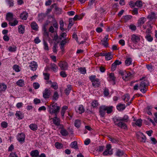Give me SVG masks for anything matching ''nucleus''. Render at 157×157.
I'll list each match as a JSON object with an SVG mask.
<instances>
[{
  "instance_id": "obj_1",
  "label": "nucleus",
  "mask_w": 157,
  "mask_h": 157,
  "mask_svg": "<svg viewBox=\"0 0 157 157\" xmlns=\"http://www.w3.org/2000/svg\"><path fill=\"white\" fill-rule=\"evenodd\" d=\"M113 121L115 125L119 128L124 129L127 128V126L125 123L129 120V117L125 115L123 117H115L113 118Z\"/></svg>"
},
{
  "instance_id": "obj_2",
  "label": "nucleus",
  "mask_w": 157,
  "mask_h": 157,
  "mask_svg": "<svg viewBox=\"0 0 157 157\" xmlns=\"http://www.w3.org/2000/svg\"><path fill=\"white\" fill-rule=\"evenodd\" d=\"M113 106H107L105 105H101L99 108V115L101 117L105 116V111L108 114H109L113 111Z\"/></svg>"
},
{
  "instance_id": "obj_3",
  "label": "nucleus",
  "mask_w": 157,
  "mask_h": 157,
  "mask_svg": "<svg viewBox=\"0 0 157 157\" xmlns=\"http://www.w3.org/2000/svg\"><path fill=\"white\" fill-rule=\"evenodd\" d=\"M49 112L51 114L53 113L55 114H57L59 112L60 107L57 106L56 103L54 102H52L51 105L48 106Z\"/></svg>"
},
{
  "instance_id": "obj_4",
  "label": "nucleus",
  "mask_w": 157,
  "mask_h": 157,
  "mask_svg": "<svg viewBox=\"0 0 157 157\" xmlns=\"http://www.w3.org/2000/svg\"><path fill=\"white\" fill-rule=\"evenodd\" d=\"M89 78L92 82V86L94 87H98L101 86L100 80L96 78V75H91L89 77Z\"/></svg>"
},
{
  "instance_id": "obj_5",
  "label": "nucleus",
  "mask_w": 157,
  "mask_h": 157,
  "mask_svg": "<svg viewBox=\"0 0 157 157\" xmlns=\"http://www.w3.org/2000/svg\"><path fill=\"white\" fill-rule=\"evenodd\" d=\"M148 85V83L147 81L144 80L141 81L139 86V89L140 91L143 93H145L147 90V86Z\"/></svg>"
},
{
  "instance_id": "obj_6",
  "label": "nucleus",
  "mask_w": 157,
  "mask_h": 157,
  "mask_svg": "<svg viewBox=\"0 0 157 157\" xmlns=\"http://www.w3.org/2000/svg\"><path fill=\"white\" fill-rule=\"evenodd\" d=\"M113 154V150L111 148L110 144H108L106 145V149L103 153L104 155H111Z\"/></svg>"
},
{
  "instance_id": "obj_7",
  "label": "nucleus",
  "mask_w": 157,
  "mask_h": 157,
  "mask_svg": "<svg viewBox=\"0 0 157 157\" xmlns=\"http://www.w3.org/2000/svg\"><path fill=\"white\" fill-rule=\"evenodd\" d=\"M52 92L50 88H46L43 92V96L44 99H47L50 98Z\"/></svg>"
},
{
  "instance_id": "obj_8",
  "label": "nucleus",
  "mask_w": 157,
  "mask_h": 157,
  "mask_svg": "<svg viewBox=\"0 0 157 157\" xmlns=\"http://www.w3.org/2000/svg\"><path fill=\"white\" fill-rule=\"evenodd\" d=\"M58 65L61 70H66L68 69V64L66 62L60 61Z\"/></svg>"
},
{
  "instance_id": "obj_9",
  "label": "nucleus",
  "mask_w": 157,
  "mask_h": 157,
  "mask_svg": "<svg viewBox=\"0 0 157 157\" xmlns=\"http://www.w3.org/2000/svg\"><path fill=\"white\" fill-rule=\"evenodd\" d=\"M136 136L137 138L139 139L141 142L144 143L145 142L146 137L143 134V133L140 132L139 135L137 134Z\"/></svg>"
},
{
  "instance_id": "obj_10",
  "label": "nucleus",
  "mask_w": 157,
  "mask_h": 157,
  "mask_svg": "<svg viewBox=\"0 0 157 157\" xmlns=\"http://www.w3.org/2000/svg\"><path fill=\"white\" fill-rule=\"evenodd\" d=\"M25 138V135L23 133H21L18 135L17 139L20 142H24Z\"/></svg>"
},
{
  "instance_id": "obj_11",
  "label": "nucleus",
  "mask_w": 157,
  "mask_h": 157,
  "mask_svg": "<svg viewBox=\"0 0 157 157\" xmlns=\"http://www.w3.org/2000/svg\"><path fill=\"white\" fill-rule=\"evenodd\" d=\"M31 69L33 71H35L37 69L38 65L37 63L34 61L32 62L30 64Z\"/></svg>"
},
{
  "instance_id": "obj_12",
  "label": "nucleus",
  "mask_w": 157,
  "mask_h": 157,
  "mask_svg": "<svg viewBox=\"0 0 157 157\" xmlns=\"http://www.w3.org/2000/svg\"><path fill=\"white\" fill-rule=\"evenodd\" d=\"M132 75V74L130 72H126L125 74L124 75L123 77H122V78L123 80L125 81H128L131 78V76Z\"/></svg>"
},
{
  "instance_id": "obj_13",
  "label": "nucleus",
  "mask_w": 157,
  "mask_h": 157,
  "mask_svg": "<svg viewBox=\"0 0 157 157\" xmlns=\"http://www.w3.org/2000/svg\"><path fill=\"white\" fill-rule=\"evenodd\" d=\"M6 19L9 22L12 21L13 19V15L10 12H8L6 15Z\"/></svg>"
},
{
  "instance_id": "obj_14",
  "label": "nucleus",
  "mask_w": 157,
  "mask_h": 157,
  "mask_svg": "<svg viewBox=\"0 0 157 157\" xmlns=\"http://www.w3.org/2000/svg\"><path fill=\"white\" fill-rule=\"evenodd\" d=\"M140 40V37L135 34H133L132 36L131 40L134 43H137Z\"/></svg>"
},
{
  "instance_id": "obj_15",
  "label": "nucleus",
  "mask_w": 157,
  "mask_h": 157,
  "mask_svg": "<svg viewBox=\"0 0 157 157\" xmlns=\"http://www.w3.org/2000/svg\"><path fill=\"white\" fill-rule=\"evenodd\" d=\"M53 124L57 126H59L60 125V120L57 117V114H55V116L52 118Z\"/></svg>"
},
{
  "instance_id": "obj_16",
  "label": "nucleus",
  "mask_w": 157,
  "mask_h": 157,
  "mask_svg": "<svg viewBox=\"0 0 157 157\" xmlns=\"http://www.w3.org/2000/svg\"><path fill=\"white\" fill-rule=\"evenodd\" d=\"M30 155L32 157H38L39 155V152L37 150L32 151L30 152Z\"/></svg>"
},
{
  "instance_id": "obj_17",
  "label": "nucleus",
  "mask_w": 157,
  "mask_h": 157,
  "mask_svg": "<svg viewBox=\"0 0 157 157\" xmlns=\"http://www.w3.org/2000/svg\"><path fill=\"white\" fill-rule=\"evenodd\" d=\"M28 16V13L26 12H23L20 15V18L23 20H26Z\"/></svg>"
},
{
  "instance_id": "obj_18",
  "label": "nucleus",
  "mask_w": 157,
  "mask_h": 157,
  "mask_svg": "<svg viewBox=\"0 0 157 157\" xmlns=\"http://www.w3.org/2000/svg\"><path fill=\"white\" fill-rule=\"evenodd\" d=\"M15 115L16 117H17L18 119H22L24 117V114L20 111H17Z\"/></svg>"
},
{
  "instance_id": "obj_19",
  "label": "nucleus",
  "mask_w": 157,
  "mask_h": 157,
  "mask_svg": "<svg viewBox=\"0 0 157 157\" xmlns=\"http://www.w3.org/2000/svg\"><path fill=\"white\" fill-rule=\"evenodd\" d=\"M146 18L144 17H142L140 18L138 21V26H140L141 25L144 24L146 21Z\"/></svg>"
},
{
  "instance_id": "obj_20",
  "label": "nucleus",
  "mask_w": 157,
  "mask_h": 157,
  "mask_svg": "<svg viewBox=\"0 0 157 157\" xmlns=\"http://www.w3.org/2000/svg\"><path fill=\"white\" fill-rule=\"evenodd\" d=\"M125 108V106L124 104H119L117 105V108L119 111L123 110Z\"/></svg>"
},
{
  "instance_id": "obj_21",
  "label": "nucleus",
  "mask_w": 157,
  "mask_h": 157,
  "mask_svg": "<svg viewBox=\"0 0 157 157\" xmlns=\"http://www.w3.org/2000/svg\"><path fill=\"white\" fill-rule=\"evenodd\" d=\"M31 26L33 30L36 31L38 30V26L36 22L34 21L32 22L31 23Z\"/></svg>"
},
{
  "instance_id": "obj_22",
  "label": "nucleus",
  "mask_w": 157,
  "mask_h": 157,
  "mask_svg": "<svg viewBox=\"0 0 157 157\" xmlns=\"http://www.w3.org/2000/svg\"><path fill=\"white\" fill-rule=\"evenodd\" d=\"M70 146L71 148L76 150L78 149L77 145V142L76 141H75L71 143L70 145Z\"/></svg>"
},
{
  "instance_id": "obj_23",
  "label": "nucleus",
  "mask_w": 157,
  "mask_h": 157,
  "mask_svg": "<svg viewBox=\"0 0 157 157\" xmlns=\"http://www.w3.org/2000/svg\"><path fill=\"white\" fill-rule=\"evenodd\" d=\"M105 59L107 60H109L112 59L113 56L110 52L106 53L105 56Z\"/></svg>"
},
{
  "instance_id": "obj_24",
  "label": "nucleus",
  "mask_w": 157,
  "mask_h": 157,
  "mask_svg": "<svg viewBox=\"0 0 157 157\" xmlns=\"http://www.w3.org/2000/svg\"><path fill=\"white\" fill-rule=\"evenodd\" d=\"M25 27L22 25H20L18 28V31L20 33L23 34L25 32Z\"/></svg>"
},
{
  "instance_id": "obj_25",
  "label": "nucleus",
  "mask_w": 157,
  "mask_h": 157,
  "mask_svg": "<svg viewBox=\"0 0 157 157\" xmlns=\"http://www.w3.org/2000/svg\"><path fill=\"white\" fill-rule=\"evenodd\" d=\"M71 85H68L67 86V88H66L65 90V93L66 95H68L71 90Z\"/></svg>"
},
{
  "instance_id": "obj_26",
  "label": "nucleus",
  "mask_w": 157,
  "mask_h": 157,
  "mask_svg": "<svg viewBox=\"0 0 157 157\" xmlns=\"http://www.w3.org/2000/svg\"><path fill=\"white\" fill-rule=\"evenodd\" d=\"M24 83V80L21 79L17 82L16 84L17 85L20 86L22 87L25 85Z\"/></svg>"
},
{
  "instance_id": "obj_27",
  "label": "nucleus",
  "mask_w": 157,
  "mask_h": 157,
  "mask_svg": "<svg viewBox=\"0 0 157 157\" xmlns=\"http://www.w3.org/2000/svg\"><path fill=\"white\" fill-rule=\"evenodd\" d=\"M60 133L62 136H67L68 135V131L64 129H62L61 130Z\"/></svg>"
},
{
  "instance_id": "obj_28",
  "label": "nucleus",
  "mask_w": 157,
  "mask_h": 157,
  "mask_svg": "<svg viewBox=\"0 0 157 157\" xmlns=\"http://www.w3.org/2000/svg\"><path fill=\"white\" fill-rule=\"evenodd\" d=\"M7 88V86L4 83H1L0 84V92L5 91Z\"/></svg>"
},
{
  "instance_id": "obj_29",
  "label": "nucleus",
  "mask_w": 157,
  "mask_h": 157,
  "mask_svg": "<svg viewBox=\"0 0 157 157\" xmlns=\"http://www.w3.org/2000/svg\"><path fill=\"white\" fill-rule=\"evenodd\" d=\"M132 18V16L130 15H126L122 17L123 19H124V21L126 22L130 20Z\"/></svg>"
},
{
  "instance_id": "obj_30",
  "label": "nucleus",
  "mask_w": 157,
  "mask_h": 157,
  "mask_svg": "<svg viewBox=\"0 0 157 157\" xmlns=\"http://www.w3.org/2000/svg\"><path fill=\"white\" fill-rule=\"evenodd\" d=\"M29 127L33 131L36 130L37 129V125L35 124H31L29 125Z\"/></svg>"
},
{
  "instance_id": "obj_31",
  "label": "nucleus",
  "mask_w": 157,
  "mask_h": 157,
  "mask_svg": "<svg viewBox=\"0 0 157 157\" xmlns=\"http://www.w3.org/2000/svg\"><path fill=\"white\" fill-rule=\"evenodd\" d=\"M155 13L153 12H151L147 16V18L151 20L155 18Z\"/></svg>"
},
{
  "instance_id": "obj_32",
  "label": "nucleus",
  "mask_w": 157,
  "mask_h": 157,
  "mask_svg": "<svg viewBox=\"0 0 157 157\" xmlns=\"http://www.w3.org/2000/svg\"><path fill=\"white\" fill-rule=\"evenodd\" d=\"M51 69L55 72H56L58 71V67L57 65L54 63H51Z\"/></svg>"
},
{
  "instance_id": "obj_33",
  "label": "nucleus",
  "mask_w": 157,
  "mask_h": 157,
  "mask_svg": "<svg viewBox=\"0 0 157 157\" xmlns=\"http://www.w3.org/2000/svg\"><path fill=\"white\" fill-rule=\"evenodd\" d=\"M55 6H56V3H54L51 5L50 8H48L47 9V11L45 13V15L48 14L50 12L52 11V9Z\"/></svg>"
},
{
  "instance_id": "obj_34",
  "label": "nucleus",
  "mask_w": 157,
  "mask_h": 157,
  "mask_svg": "<svg viewBox=\"0 0 157 157\" xmlns=\"http://www.w3.org/2000/svg\"><path fill=\"white\" fill-rule=\"evenodd\" d=\"M124 154L123 151L121 150H118L116 153V154L117 156L120 157L123 155Z\"/></svg>"
},
{
  "instance_id": "obj_35",
  "label": "nucleus",
  "mask_w": 157,
  "mask_h": 157,
  "mask_svg": "<svg viewBox=\"0 0 157 157\" xmlns=\"http://www.w3.org/2000/svg\"><path fill=\"white\" fill-rule=\"evenodd\" d=\"M145 38L148 41L150 42H151L153 40V37L150 34H147Z\"/></svg>"
},
{
  "instance_id": "obj_36",
  "label": "nucleus",
  "mask_w": 157,
  "mask_h": 157,
  "mask_svg": "<svg viewBox=\"0 0 157 157\" xmlns=\"http://www.w3.org/2000/svg\"><path fill=\"white\" fill-rule=\"evenodd\" d=\"M132 62V59L131 58H127L125 61V65L127 66H128L131 64Z\"/></svg>"
},
{
  "instance_id": "obj_37",
  "label": "nucleus",
  "mask_w": 157,
  "mask_h": 157,
  "mask_svg": "<svg viewBox=\"0 0 157 157\" xmlns=\"http://www.w3.org/2000/svg\"><path fill=\"white\" fill-rule=\"evenodd\" d=\"M78 71L81 74H85L86 73V70L85 67H80L78 69Z\"/></svg>"
},
{
  "instance_id": "obj_38",
  "label": "nucleus",
  "mask_w": 157,
  "mask_h": 157,
  "mask_svg": "<svg viewBox=\"0 0 157 157\" xmlns=\"http://www.w3.org/2000/svg\"><path fill=\"white\" fill-rule=\"evenodd\" d=\"M56 147L58 149H60L63 148V145L62 144L59 143L58 142H56L55 144Z\"/></svg>"
},
{
  "instance_id": "obj_39",
  "label": "nucleus",
  "mask_w": 157,
  "mask_h": 157,
  "mask_svg": "<svg viewBox=\"0 0 157 157\" xmlns=\"http://www.w3.org/2000/svg\"><path fill=\"white\" fill-rule=\"evenodd\" d=\"M17 47L15 46H13V47L10 46L8 48L9 51L11 52H15L16 50Z\"/></svg>"
},
{
  "instance_id": "obj_40",
  "label": "nucleus",
  "mask_w": 157,
  "mask_h": 157,
  "mask_svg": "<svg viewBox=\"0 0 157 157\" xmlns=\"http://www.w3.org/2000/svg\"><path fill=\"white\" fill-rule=\"evenodd\" d=\"M6 1L9 5L10 7L13 6L14 1L13 0H6Z\"/></svg>"
},
{
  "instance_id": "obj_41",
  "label": "nucleus",
  "mask_w": 157,
  "mask_h": 157,
  "mask_svg": "<svg viewBox=\"0 0 157 157\" xmlns=\"http://www.w3.org/2000/svg\"><path fill=\"white\" fill-rule=\"evenodd\" d=\"M59 98V94L57 91H55L54 94L52 99L55 101L57 100Z\"/></svg>"
},
{
  "instance_id": "obj_42",
  "label": "nucleus",
  "mask_w": 157,
  "mask_h": 157,
  "mask_svg": "<svg viewBox=\"0 0 157 157\" xmlns=\"http://www.w3.org/2000/svg\"><path fill=\"white\" fill-rule=\"evenodd\" d=\"M135 6L139 7H141L142 6V2L141 1H137L135 3Z\"/></svg>"
},
{
  "instance_id": "obj_43",
  "label": "nucleus",
  "mask_w": 157,
  "mask_h": 157,
  "mask_svg": "<svg viewBox=\"0 0 157 157\" xmlns=\"http://www.w3.org/2000/svg\"><path fill=\"white\" fill-rule=\"evenodd\" d=\"M91 105L93 107H95L98 106V103L97 101L94 100L92 102Z\"/></svg>"
},
{
  "instance_id": "obj_44",
  "label": "nucleus",
  "mask_w": 157,
  "mask_h": 157,
  "mask_svg": "<svg viewBox=\"0 0 157 157\" xmlns=\"http://www.w3.org/2000/svg\"><path fill=\"white\" fill-rule=\"evenodd\" d=\"M81 124L80 121L79 120H76L75 122V126L77 128H79Z\"/></svg>"
},
{
  "instance_id": "obj_45",
  "label": "nucleus",
  "mask_w": 157,
  "mask_h": 157,
  "mask_svg": "<svg viewBox=\"0 0 157 157\" xmlns=\"http://www.w3.org/2000/svg\"><path fill=\"white\" fill-rule=\"evenodd\" d=\"M51 87L53 88L55 90H56L58 88L57 84L55 82H53L52 83Z\"/></svg>"
},
{
  "instance_id": "obj_46",
  "label": "nucleus",
  "mask_w": 157,
  "mask_h": 157,
  "mask_svg": "<svg viewBox=\"0 0 157 157\" xmlns=\"http://www.w3.org/2000/svg\"><path fill=\"white\" fill-rule=\"evenodd\" d=\"M18 21L16 20H14L13 22H12L11 21L9 22V24L11 26H13L16 25L17 24Z\"/></svg>"
},
{
  "instance_id": "obj_47",
  "label": "nucleus",
  "mask_w": 157,
  "mask_h": 157,
  "mask_svg": "<svg viewBox=\"0 0 157 157\" xmlns=\"http://www.w3.org/2000/svg\"><path fill=\"white\" fill-rule=\"evenodd\" d=\"M142 120L141 119H138L136 122L135 124L139 127H140L141 126L142 123Z\"/></svg>"
},
{
  "instance_id": "obj_48",
  "label": "nucleus",
  "mask_w": 157,
  "mask_h": 157,
  "mask_svg": "<svg viewBox=\"0 0 157 157\" xmlns=\"http://www.w3.org/2000/svg\"><path fill=\"white\" fill-rule=\"evenodd\" d=\"M78 110L80 113H82L84 112V109L82 105L79 106L78 108Z\"/></svg>"
},
{
  "instance_id": "obj_49",
  "label": "nucleus",
  "mask_w": 157,
  "mask_h": 157,
  "mask_svg": "<svg viewBox=\"0 0 157 157\" xmlns=\"http://www.w3.org/2000/svg\"><path fill=\"white\" fill-rule=\"evenodd\" d=\"M45 14L41 13L38 15L39 20V21L43 19L46 16Z\"/></svg>"
},
{
  "instance_id": "obj_50",
  "label": "nucleus",
  "mask_w": 157,
  "mask_h": 157,
  "mask_svg": "<svg viewBox=\"0 0 157 157\" xmlns=\"http://www.w3.org/2000/svg\"><path fill=\"white\" fill-rule=\"evenodd\" d=\"M43 43L44 49L47 51H48L49 50V49L47 42L45 40H44Z\"/></svg>"
},
{
  "instance_id": "obj_51",
  "label": "nucleus",
  "mask_w": 157,
  "mask_h": 157,
  "mask_svg": "<svg viewBox=\"0 0 157 157\" xmlns=\"http://www.w3.org/2000/svg\"><path fill=\"white\" fill-rule=\"evenodd\" d=\"M116 62H114L112 64L111 67V69L112 71H114L116 69L117 65L116 63Z\"/></svg>"
},
{
  "instance_id": "obj_52",
  "label": "nucleus",
  "mask_w": 157,
  "mask_h": 157,
  "mask_svg": "<svg viewBox=\"0 0 157 157\" xmlns=\"http://www.w3.org/2000/svg\"><path fill=\"white\" fill-rule=\"evenodd\" d=\"M60 24V29L63 31L65 30L63 29V26H64V23L63 21H60L59 22Z\"/></svg>"
},
{
  "instance_id": "obj_53",
  "label": "nucleus",
  "mask_w": 157,
  "mask_h": 157,
  "mask_svg": "<svg viewBox=\"0 0 157 157\" xmlns=\"http://www.w3.org/2000/svg\"><path fill=\"white\" fill-rule=\"evenodd\" d=\"M54 7L55 8V10L56 12L59 11V12L58 13H61V12H62V9L61 8H58L56 6H56H55Z\"/></svg>"
},
{
  "instance_id": "obj_54",
  "label": "nucleus",
  "mask_w": 157,
  "mask_h": 157,
  "mask_svg": "<svg viewBox=\"0 0 157 157\" xmlns=\"http://www.w3.org/2000/svg\"><path fill=\"white\" fill-rule=\"evenodd\" d=\"M13 69L17 72H19L20 71L19 68V66L17 65H15L13 66Z\"/></svg>"
},
{
  "instance_id": "obj_55",
  "label": "nucleus",
  "mask_w": 157,
  "mask_h": 157,
  "mask_svg": "<svg viewBox=\"0 0 157 157\" xmlns=\"http://www.w3.org/2000/svg\"><path fill=\"white\" fill-rule=\"evenodd\" d=\"M57 47V44L56 43H54V44L53 46V51L54 53H56L57 50L56 48Z\"/></svg>"
},
{
  "instance_id": "obj_56",
  "label": "nucleus",
  "mask_w": 157,
  "mask_h": 157,
  "mask_svg": "<svg viewBox=\"0 0 157 157\" xmlns=\"http://www.w3.org/2000/svg\"><path fill=\"white\" fill-rule=\"evenodd\" d=\"M1 125L3 128H6L8 126V123L6 121H3L2 122Z\"/></svg>"
},
{
  "instance_id": "obj_57",
  "label": "nucleus",
  "mask_w": 157,
  "mask_h": 157,
  "mask_svg": "<svg viewBox=\"0 0 157 157\" xmlns=\"http://www.w3.org/2000/svg\"><path fill=\"white\" fill-rule=\"evenodd\" d=\"M33 86L35 89H37L40 87V85L38 82H34L33 83Z\"/></svg>"
},
{
  "instance_id": "obj_58",
  "label": "nucleus",
  "mask_w": 157,
  "mask_h": 157,
  "mask_svg": "<svg viewBox=\"0 0 157 157\" xmlns=\"http://www.w3.org/2000/svg\"><path fill=\"white\" fill-rule=\"evenodd\" d=\"M68 107L67 106L65 105L63 106L62 108L61 111V113H65L66 110L67 109Z\"/></svg>"
},
{
  "instance_id": "obj_59",
  "label": "nucleus",
  "mask_w": 157,
  "mask_h": 157,
  "mask_svg": "<svg viewBox=\"0 0 157 157\" xmlns=\"http://www.w3.org/2000/svg\"><path fill=\"white\" fill-rule=\"evenodd\" d=\"M109 77L110 79H111L113 81H115V77L114 76V74L113 73H111L109 75Z\"/></svg>"
},
{
  "instance_id": "obj_60",
  "label": "nucleus",
  "mask_w": 157,
  "mask_h": 157,
  "mask_svg": "<svg viewBox=\"0 0 157 157\" xmlns=\"http://www.w3.org/2000/svg\"><path fill=\"white\" fill-rule=\"evenodd\" d=\"M60 75L63 78H65L67 76V75L65 71H62L60 73Z\"/></svg>"
},
{
  "instance_id": "obj_61",
  "label": "nucleus",
  "mask_w": 157,
  "mask_h": 157,
  "mask_svg": "<svg viewBox=\"0 0 157 157\" xmlns=\"http://www.w3.org/2000/svg\"><path fill=\"white\" fill-rule=\"evenodd\" d=\"M43 75L44 76V79L45 80H48L49 79L50 74L48 73H44Z\"/></svg>"
},
{
  "instance_id": "obj_62",
  "label": "nucleus",
  "mask_w": 157,
  "mask_h": 157,
  "mask_svg": "<svg viewBox=\"0 0 157 157\" xmlns=\"http://www.w3.org/2000/svg\"><path fill=\"white\" fill-rule=\"evenodd\" d=\"M101 44L106 47H107L108 45L107 42L102 40L101 41Z\"/></svg>"
},
{
  "instance_id": "obj_63",
  "label": "nucleus",
  "mask_w": 157,
  "mask_h": 157,
  "mask_svg": "<svg viewBox=\"0 0 157 157\" xmlns=\"http://www.w3.org/2000/svg\"><path fill=\"white\" fill-rule=\"evenodd\" d=\"M130 29L133 31H135L136 29V27L133 25H131L129 26Z\"/></svg>"
},
{
  "instance_id": "obj_64",
  "label": "nucleus",
  "mask_w": 157,
  "mask_h": 157,
  "mask_svg": "<svg viewBox=\"0 0 157 157\" xmlns=\"http://www.w3.org/2000/svg\"><path fill=\"white\" fill-rule=\"evenodd\" d=\"M10 157H18L17 155L15 152H12L10 155Z\"/></svg>"
}]
</instances>
